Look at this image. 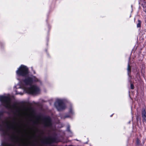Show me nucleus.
<instances>
[{"label":"nucleus","instance_id":"10","mask_svg":"<svg viewBox=\"0 0 146 146\" xmlns=\"http://www.w3.org/2000/svg\"><path fill=\"white\" fill-rule=\"evenodd\" d=\"M141 21L139 20H138V23L137 24V27H138V28L140 27H141Z\"/></svg>","mask_w":146,"mask_h":146},{"label":"nucleus","instance_id":"3","mask_svg":"<svg viewBox=\"0 0 146 146\" xmlns=\"http://www.w3.org/2000/svg\"><path fill=\"white\" fill-rule=\"evenodd\" d=\"M42 120V123L44 126L50 128L52 134V136H49L44 139L41 138L38 136L39 137V140L43 146H52V144L53 143L59 142L65 143L68 141V139H64L65 135L64 131H60L59 136H57L56 128L53 126L52 119L49 116H44Z\"/></svg>","mask_w":146,"mask_h":146},{"label":"nucleus","instance_id":"6","mask_svg":"<svg viewBox=\"0 0 146 146\" xmlns=\"http://www.w3.org/2000/svg\"><path fill=\"white\" fill-rule=\"evenodd\" d=\"M130 60V58L129 57V58L128 62L127 65V74L129 76L128 81L131 84V89H133L134 88V86L133 84L131 83V76L130 74L131 73V67L129 65V62Z\"/></svg>","mask_w":146,"mask_h":146},{"label":"nucleus","instance_id":"7","mask_svg":"<svg viewBox=\"0 0 146 146\" xmlns=\"http://www.w3.org/2000/svg\"><path fill=\"white\" fill-rule=\"evenodd\" d=\"M142 117L143 118V120L144 121H146V112L145 109H143L142 113Z\"/></svg>","mask_w":146,"mask_h":146},{"label":"nucleus","instance_id":"12","mask_svg":"<svg viewBox=\"0 0 146 146\" xmlns=\"http://www.w3.org/2000/svg\"><path fill=\"white\" fill-rule=\"evenodd\" d=\"M142 6L143 8L144 11L146 13V6H145L143 4H142Z\"/></svg>","mask_w":146,"mask_h":146},{"label":"nucleus","instance_id":"4","mask_svg":"<svg viewBox=\"0 0 146 146\" xmlns=\"http://www.w3.org/2000/svg\"><path fill=\"white\" fill-rule=\"evenodd\" d=\"M65 100L63 99H57L54 103V106L58 111L64 110L66 106L65 103Z\"/></svg>","mask_w":146,"mask_h":146},{"label":"nucleus","instance_id":"11","mask_svg":"<svg viewBox=\"0 0 146 146\" xmlns=\"http://www.w3.org/2000/svg\"><path fill=\"white\" fill-rule=\"evenodd\" d=\"M141 142V141L138 139H137L136 140V143L137 145H139L140 144Z\"/></svg>","mask_w":146,"mask_h":146},{"label":"nucleus","instance_id":"13","mask_svg":"<svg viewBox=\"0 0 146 146\" xmlns=\"http://www.w3.org/2000/svg\"><path fill=\"white\" fill-rule=\"evenodd\" d=\"M145 3H146V0H143Z\"/></svg>","mask_w":146,"mask_h":146},{"label":"nucleus","instance_id":"5","mask_svg":"<svg viewBox=\"0 0 146 146\" xmlns=\"http://www.w3.org/2000/svg\"><path fill=\"white\" fill-rule=\"evenodd\" d=\"M68 114L66 115H64L63 114H60V117L62 119H64L66 118L71 117L75 114L74 111L73 107L71 104L68 107Z\"/></svg>","mask_w":146,"mask_h":146},{"label":"nucleus","instance_id":"9","mask_svg":"<svg viewBox=\"0 0 146 146\" xmlns=\"http://www.w3.org/2000/svg\"><path fill=\"white\" fill-rule=\"evenodd\" d=\"M66 131L70 133L71 134L70 135V136H71L72 133L71 130H70V125H68L67 126Z\"/></svg>","mask_w":146,"mask_h":146},{"label":"nucleus","instance_id":"2","mask_svg":"<svg viewBox=\"0 0 146 146\" xmlns=\"http://www.w3.org/2000/svg\"><path fill=\"white\" fill-rule=\"evenodd\" d=\"M16 78L19 81L15 86L17 94L22 95L24 92L29 94H36L40 92L39 88L34 84L36 83L41 84L39 78L32 75H29V71L25 66L21 65L16 72Z\"/></svg>","mask_w":146,"mask_h":146},{"label":"nucleus","instance_id":"8","mask_svg":"<svg viewBox=\"0 0 146 146\" xmlns=\"http://www.w3.org/2000/svg\"><path fill=\"white\" fill-rule=\"evenodd\" d=\"M35 133L33 135V137H34V140L33 141L35 143V144H39V139H37L35 137Z\"/></svg>","mask_w":146,"mask_h":146},{"label":"nucleus","instance_id":"14","mask_svg":"<svg viewBox=\"0 0 146 146\" xmlns=\"http://www.w3.org/2000/svg\"><path fill=\"white\" fill-rule=\"evenodd\" d=\"M33 73H34V74H35V71L34 70H33Z\"/></svg>","mask_w":146,"mask_h":146},{"label":"nucleus","instance_id":"1","mask_svg":"<svg viewBox=\"0 0 146 146\" xmlns=\"http://www.w3.org/2000/svg\"><path fill=\"white\" fill-rule=\"evenodd\" d=\"M0 108H1V107L3 106L11 111L15 116L12 123L9 124L8 122L6 123V130L4 127V122L2 119L3 113L5 111L3 110L0 111V134L3 138L0 146H15L14 143L16 142H19L20 146H28L29 142H26L23 140L19 142L18 140H15L17 137L13 133L15 131H19L17 127L18 123L16 121L17 118L15 116L17 113H19L20 108L15 104L12 105L11 99L7 96L0 95Z\"/></svg>","mask_w":146,"mask_h":146},{"label":"nucleus","instance_id":"15","mask_svg":"<svg viewBox=\"0 0 146 146\" xmlns=\"http://www.w3.org/2000/svg\"><path fill=\"white\" fill-rule=\"evenodd\" d=\"M113 114H112V115H110V117H112V115H113Z\"/></svg>","mask_w":146,"mask_h":146}]
</instances>
